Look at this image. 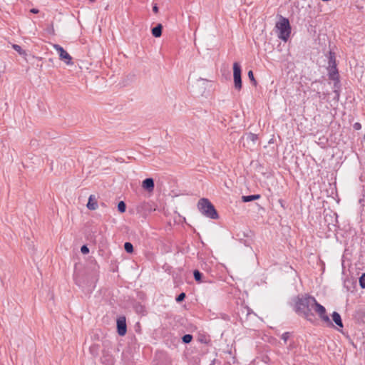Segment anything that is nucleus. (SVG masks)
Masks as SVG:
<instances>
[{
    "label": "nucleus",
    "mask_w": 365,
    "mask_h": 365,
    "mask_svg": "<svg viewBox=\"0 0 365 365\" xmlns=\"http://www.w3.org/2000/svg\"><path fill=\"white\" fill-rule=\"evenodd\" d=\"M354 128L356 129V130H359L361 128V124L359 123H354Z\"/></svg>",
    "instance_id": "393cba45"
},
{
    "label": "nucleus",
    "mask_w": 365,
    "mask_h": 365,
    "mask_svg": "<svg viewBox=\"0 0 365 365\" xmlns=\"http://www.w3.org/2000/svg\"><path fill=\"white\" fill-rule=\"evenodd\" d=\"M329 68L330 75H335L337 73V69H336V59H335V54L333 52H329Z\"/></svg>",
    "instance_id": "6e6552de"
},
{
    "label": "nucleus",
    "mask_w": 365,
    "mask_h": 365,
    "mask_svg": "<svg viewBox=\"0 0 365 365\" xmlns=\"http://www.w3.org/2000/svg\"><path fill=\"white\" fill-rule=\"evenodd\" d=\"M163 26L159 24L156 26L152 29V34L153 36L158 38L162 34Z\"/></svg>",
    "instance_id": "f8f14e48"
},
{
    "label": "nucleus",
    "mask_w": 365,
    "mask_h": 365,
    "mask_svg": "<svg viewBox=\"0 0 365 365\" xmlns=\"http://www.w3.org/2000/svg\"><path fill=\"white\" fill-rule=\"evenodd\" d=\"M153 11L155 14H157L158 12V6L156 4L153 6Z\"/></svg>",
    "instance_id": "a878e982"
},
{
    "label": "nucleus",
    "mask_w": 365,
    "mask_h": 365,
    "mask_svg": "<svg viewBox=\"0 0 365 365\" xmlns=\"http://www.w3.org/2000/svg\"><path fill=\"white\" fill-rule=\"evenodd\" d=\"M197 208L206 217L217 220L219 215L214 205L207 198H201L197 202Z\"/></svg>",
    "instance_id": "f03ea898"
},
{
    "label": "nucleus",
    "mask_w": 365,
    "mask_h": 365,
    "mask_svg": "<svg viewBox=\"0 0 365 365\" xmlns=\"http://www.w3.org/2000/svg\"><path fill=\"white\" fill-rule=\"evenodd\" d=\"M314 311L318 314L319 317L325 322H327L329 324H331V321L329 319V317L326 314V309L325 308L319 304L317 302H316V305L314 306Z\"/></svg>",
    "instance_id": "423d86ee"
},
{
    "label": "nucleus",
    "mask_w": 365,
    "mask_h": 365,
    "mask_svg": "<svg viewBox=\"0 0 365 365\" xmlns=\"http://www.w3.org/2000/svg\"><path fill=\"white\" fill-rule=\"evenodd\" d=\"M142 187L148 191L153 190L155 187L153 179L146 178L145 180H144L142 183Z\"/></svg>",
    "instance_id": "1a4fd4ad"
},
{
    "label": "nucleus",
    "mask_w": 365,
    "mask_h": 365,
    "mask_svg": "<svg viewBox=\"0 0 365 365\" xmlns=\"http://www.w3.org/2000/svg\"><path fill=\"white\" fill-rule=\"evenodd\" d=\"M124 249L128 253H132L133 252V246L128 242L124 244Z\"/></svg>",
    "instance_id": "dca6fc26"
},
{
    "label": "nucleus",
    "mask_w": 365,
    "mask_h": 365,
    "mask_svg": "<svg viewBox=\"0 0 365 365\" xmlns=\"http://www.w3.org/2000/svg\"><path fill=\"white\" fill-rule=\"evenodd\" d=\"M193 275H194V278L198 282H202V273L197 270V269H195L194 270L193 272Z\"/></svg>",
    "instance_id": "2eb2a0df"
},
{
    "label": "nucleus",
    "mask_w": 365,
    "mask_h": 365,
    "mask_svg": "<svg viewBox=\"0 0 365 365\" xmlns=\"http://www.w3.org/2000/svg\"><path fill=\"white\" fill-rule=\"evenodd\" d=\"M289 337V332H285V333H284L282 335V339H283L284 342H286L287 341Z\"/></svg>",
    "instance_id": "b1692460"
},
{
    "label": "nucleus",
    "mask_w": 365,
    "mask_h": 365,
    "mask_svg": "<svg viewBox=\"0 0 365 365\" xmlns=\"http://www.w3.org/2000/svg\"><path fill=\"white\" fill-rule=\"evenodd\" d=\"M118 209L120 212H124L126 209L125 203L123 201H120L118 204Z\"/></svg>",
    "instance_id": "f3484780"
},
{
    "label": "nucleus",
    "mask_w": 365,
    "mask_h": 365,
    "mask_svg": "<svg viewBox=\"0 0 365 365\" xmlns=\"http://www.w3.org/2000/svg\"><path fill=\"white\" fill-rule=\"evenodd\" d=\"M53 48L58 52L61 60L63 61L67 65L73 64L71 56L63 47L58 44H54Z\"/></svg>",
    "instance_id": "39448f33"
},
{
    "label": "nucleus",
    "mask_w": 365,
    "mask_h": 365,
    "mask_svg": "<svg viewBox=\"0 0 365 365\" xmlns=\"http://www.w3.org/2000/svg\"><path fill=\"white\" fill-rule=\"evenodd\" d=\"M247 75H248V78H250V81L252 83V84L255 86H256L257 81L255 80V78L254 77V73H253L252 71H249Z\"/></svg>",
    "instance_id": "a211bd4d"
},
{
    "label": "nucleus",
    "mask_w": 365,
    "mask_h": 365,
    "mask_svg": "<svg viewBox=\"0 0 365 365\" xmlns=\"http://www.w3.org/2000/svg\"><path fill=\"white\" fill-rule=\"evenodd\" d=\"M185 298V294L184 292H182L180 293L177 297H176V301L178 302H180L182 301H183Z\"/></svg>",
    "instance_id": "412c9836"
},
{
    "label": "nucleus",
    "mask_w": 365,
    "mask_h": 365,
    "mask_svg": "<svg viewBox=\"0 0 365 365\" xmlns=\"http://www.w3.org/2000/svg\"><path fill=\"white\" fill-rule=\"evenodd\" d=\"M30 12L33 13V14H38L39 12V11L37 9H31L30 10Z\"/></svg>",
    "instance_id": "bb28decb"
},
{
    "label": "nucleus",
    "mask_w": 365,
    "mask_h": 365,
    "mask_svg": "<svg viewBox=\"0 0 365 365\" xmlns=\"http://www.w3.org/2000/svg\"><path fill=\"white\" fill-rule=\"evenodd\" d=\"M359 284L362 288H365V273H364L359 278Z\"/></svg>",
    "instance_id": "aec40b11"
},
{
    "label": "nucleus",
    "mask_w": 365,
    "mask_h": 365,
    "mask_svg": "<svg viewBox=\"0 0 365 365\" xmlns=\"http://www.w3.org/2000/svg\"><path fill=\"white\" fill-rule=\"evenodd\" d=\"M276 29L278 31V38L287 41L291 34V26L287 18L280 16L279 21L277 22Z\"/></svg>",
    "instance_id": "7ed1b4c3"
},
{
    "label": "nucleus",
    "mask_w": 365,
    "mask_h": 365,
    "mask_svg": "<svg viewBox=\"0 0 365 365\" xmlns=\"http://www.w3.org/2000/svg\"><path fill=\"white\" fill-rule=\"evenodd\" d=\"M258 139L257 135L250 133L246 136V140L249 142H252L253 145H255Z\"/></svg>",
    "instance_id": "4468645a"
},
{
    "label": "nucleus",
    "mask_w": 365,
    "mask_h": 365,
    "mask_svg": "<svg viewBox=\"0 0 365 365\" xmlns=\"http://www.w3.org/2000/svg\"><path fill=\"white\" fill-rule=\"evenodd\" d=\"M87 207L91 210H95L98 208L97 198L96 197L95 195H90L88 198V202L87 203Z\"/></svg>",
    "instance_id": "9d476101"
},
{
    "label": "nucleus",
    "mask_w": 365,
    "mask_h": 365,
    "mask_svg": "<svg viewBox=\"0 0 365 365\" xmlns=\"http://www.w3.org/2000/svg\"><path fill=\"white\" fill-rule=\"evenodd\" d=\"M13 48L14 49L17 51L18 53H19L20 54L23 53V50L21 48V47L19 45H16V44H14L13 45Z\"/></svg>",
    "instance_id": "4be33fe9"
},
{
    "label": "nucleus",
    "mask_w": 365,
    "mask_h": 365,
    "mask_svg": "<svg viewBox=\"0 0 365 365\" xmlns=\"http://www.w3.org/2000/svg\"><path fill=\"white\" fill-rule=\"evenodd\" d=\"M279 202L280 203V205L283 207V205H282V200H279Z\"/></svg>",
    "instance_id": "cd10ccee"
},
{
    "label": "nucleus",
    "mask_w": 365,
    "mask_h": 365,
    "mask_svg": "<svg viewBox=\"0 0 365 365\" xmlns=\"http://www.w3.org/2000/svg\"><path fill=\"white\" fill-rule=\"evenodd\" d=\"M260 198L259 195H246L242 197V200L244 202H251L255 200H258Z\"/></svg>",
    "instance_id": "ddd939ff"
},
{
    "label": "nucleus",
    "mask_w": 365,
    "mask_h": 365,
    "mask_svg": "<svg viewBox=\"0 0 365 365\" xmlns=\"http://www.w3.org/2000/svg\"><path fill=\"white\" fill-rule=\"evenodd\" d=\"M182 341L185 344L190 343L192 339V336L191 334H185L182 338Z\"/></svg>",
    "instance_id": "6ab92c4d"
},
{
    "label": "nucleus",
    "mask_w": 365,
    "mask_h": 365,
    "mask_svg": "<svg viewBox=\"0 0 365 365\" xmlns=\"http://www.w3.org/2000/svg\"><path fill=\"white\" fill-rule=\"evenodd\" d=\"M332 319L337 326H339L341 328L343 327L342 320H341L340 314L338 312H333Z\"/></svg>",
    "instance_id": "9b49d317"
},
{
    "label": "nucleus",
    "mask_w": 365,
    "mask_h": 365,
    "mask_svg": "<svg viewBox=\"0 0 365 365\" xmlns=\"http://www.w3.org/2000/svg\"><path fill=\"white\" fill-rule=\"evenodd\" d=\"M81 252L83 254L86 255V254H88L89 252V249H88V247L86 245H83L81 247Z\"/></svg>",
    "instance_id": "5701e85b"
},
{
    "label": "nucleus",
    "mask_w": 365,
    "mask_h": 365,
    "mask_svg": "<svg viewBox=\"0 0 365 365\" xmlns=\"http://www.w3.org/2000/svg\"><path fill=\"white\" fill-rule=\"evenodd\" d=\"M317 300L311 296H303L298 297L296 302V312L304 317L307 320L312 321L314 319V310Z\"/></svg>",
    "instance_id": "f257e3e1"
},
{
    "label": "nucleus",
    "mask_w": 365,
    "mask_h": 365,
    "mask_svg": "<svg viewBox=\"0 0 365 365\" xmlns=\"http://www.w3.org/2000/svg\"><path fill=\"white\" fill-rule=\"evenodd\" d=\"M233 77L235 88L240 91L242 88L241 67L237 62L233 63Z\"/></svg>",
    "instance_id": "20e7f679"
},
{
    "label": "nucleus",
    "mask_w": 365,
    "mask_h": 365,
    "mask_svg": "<svg viewBox=\"0 0 365 365\" xmlns=\"http://www.w3.org/2000/svg\"><path fill=\"white\" fill-rule=\"evenodd\" d=\"M117 331L118 334L121 336H124L126 334L127 326L125 317H120L117 319Z\"/></svg>",
    "instance_id": "0eeeda50"
}]
</instances>
